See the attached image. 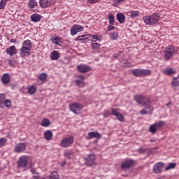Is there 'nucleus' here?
<instances>
[{
  "label": "nucleus",
  "instance_id": "obj_4",
  "mask_svg": "<svg viewBox=\"0 0 179 179\" xmlns=\"http://www.w3.org/2000/svg\"><path fill=\"white\" fill-rule=\"evenodd\" d=\"M134 99L138 104H143V106L151 103L150 98H147L145 96H143V94H135Z\"/></svg>",
  "mask_w": 179,
  "mask_h": 179
},
{
  "label": "nucleus",
  "instance_id": "obj_54",
  "mask_svg": "<svg viewBox=\"0 0 179 179\" xmlns=\"http://www.w3.org/2000/svg\"><path fill=\"white\" fill-rule=\"evenodd\" d=\"M41 177L40 176H38V174H37V176H32V179H40Z\"/></svg>",
  "mask_w": 179,
  "mask_h": 179
},
{
  "label": "nucleus",
  "instance_id": "obj_40",
  "mask_svg": "<svg viewBox=\"0 0 179 179\" xmlns=\"http://www.w3.org/2000/svg\"><path fill=\"white\" fill-rule=\"evenodd\" d=\"M89 38H92L91 41H92L93 43H96V41H99V36L96 35L89 34Z\"/></svg>",
  "mask_w": 179,
  "mask_h": 179
},
{
  "label": "nucleus",
  "instance_id": "obj_20",
  "mask_svg": "<svg viewBox=\"0 0 179 179\" xmlns=\"http://www.w3.org/2000/svg\"><path fill=\"white\" fill-rule=\"evenodd\" d=\"M39 3L41 8H50L52 6V1L51 0H40Z\"/></svg>",
  "mask_w": 179,
  "mask_h": 179
},
{
  "label": "nucleus",
  "instance_id": "obj_14",
  "mask_svg": "<svg viewBox=\"0 0 179 179\" xmlns=\"http://www.w3.org/2000/svg\"><path fill=\"white\" fill-rule=\"evenodd\" d=\"M111 113L117 117V120H120V122H124V117L123 116L122 113L118 112L117 108H111Z\"/></svg>",
  "mask_w": 179,
  "mask_h": 179
},
{
  "label": "nucleus",
  "instance_id": "obj_38",
  "mask_svg": "<svg viewBox=\"0 0 179 179\" xmlns=\"http://www.w3.org/2000/svg\"><path fill=\"white\" fill-rule=\"evenodd\" d=\"M38 79L40 80H42L43 82H45V80H47V73H41V75L38 76Z\"/></svg>",
  "mask_w": 179,
  "mask_h": 179
},
{
  "label": "nucleus",
  "instance_id": "obj_58",
  "mask_svg": "<svg viewBox=\"0 0 179 179\" xmlns=\"http://www.w3.org/2000/svg\"><path fill=\"white\" fill-rule=\"evenodd\" d=\"M126 67H130L131 66V63H127L126 65H125Z\"/></svg>",
  "mask_w": 179,
  "mask_h": 179
},
{
  "label": "nucleus",
  "instance_id": "obj_15",
  "mask_svg": "<svg viewBox=\"0 0 179 179\" xmlns=\"http://www.w3.org/2000/svg\"><path fill=\"white\" fill-rule=\"evenodd\" d=\"M86 164L88 165V166L96 165V156H94V155H90L86 159Z\"/></svg>",
  "mask_w": 179,
  "mask_h": 179
},
{
  "label": "nucleus",
  "instance_id": "obj_30",
  "mask_svg": "<svg viewBox=\"0 0 179 179\" xmlns=\"http://www.w3.org/2000/svg\"><path fill=\"white\" fill-rule=\"evenodd\" d=\"M164 73L165 75H168L169 76H171L173 75V73H176L175 70H173L172 68H168V69H164Z\"/></svg>",
  "mask_w": 179,
  "mask_h": 179
},
{
  "label": "nucleus",
  "instance_id": "obj_37",
  "mask_svg": "<svg viewBox=\"0 0 179 179\" xmlns=\"http://www.w3.org/2000/svg\"><path fill=\"white\" fill-rule=\"evenodd\" d=\"M90 38V34L89 35H81L78 36V40L79 41H86Z\"/></svg>",
  "mask_w": 179,
  "mask_h": 179
},
{
  "label": "nucleus",
  "instance_id": "obj_56",
  "mask_svg": "<svg viewBox=\"0 0 179 179\" xmlns=\"http://www.w3.org/2000/svg\"><path fill=\"white\" fill-rule=\"evenodd\" d=\"M8 64H9L10 65H15V64H14V62H13V61H11V60H9V61H8Z\"/></svg>",
  "mask_w": 179,
  "mask_h": 179
},
{
  "label": "nucleus",
  "instance_id": "obj_46",
  "mask_svg": "<svg viewBox=\"0 0 179 179\" xmlns=\"http://www.w3.org/2000/svg\"><path fill=\"white\" fill-rule=\"evenodd\" d=\"M110 37L112 40H116L118 37V34L117 32H113V34H110Z\"/></svg>",
  "mask_w": 179,
  "mask_h": 179
},
{
  "label": "nucleus",
  "instance_id": "obj_32",
  "mask_svg": "<svg viewBox=\"0 0 179 179\" xmlns=\"http://www.w3.org/2000/svg\"><path fill=\"white\" fill-rule=\"evenodd\" d=\"M47 179H59V176L57 171H53Z\"/></svg>",
  "mask_w": 179,
  "mask_h": 179
},
{
  "label": "nucleus",
  "instance_id": "obj_2",
  "mask_svg": "<svg viewBox=\"0 0 179 179\" xmlns=\"http://www.w3.org/2000/svg\"><path fill=\"white\" fill-rule=\"evenodd\" d=\"M151 73V70L145 69H134L132 70V74L136 77L148 76Z\"/></svg>",
  "mask_w": 179,
  "mask_h": 179
},
{
  "label": "nucleus",
  "instance_id": "obj_35",
  "mask_svg": "<svg viewBox=\"0 0 179 179\" xmlns=\"http://www.w3.org/2000/svg\"><path fill=\"white\" fill-rule=\"evenodd\" d=\"M27 90L29 94H34L37 90V87L34 85H31V87H28Z\"/></svg>",
  "mask_w": 179,
  "mask_h": 179
},
{
  "label": "nucleus",
  "instance_id": "obj_39",
  "mask_svg": "<svg viewBox=\"0 0 179 179\" xmlns=\"http://www.w3.org/2000/svg\"><path fill=\"white\" fill-rule=\"evenodd\" d=\"M4 106H6V108H10L12 106V101L10 99H6V96L4 98Z\"/></svg>",
  "mask_w": 179,
  "mask_h": 179
},
{
  "label": "nucleus",
  "instance_id": "obj_48",
  "mask_svg": "<svg viewBox=\"0 0 179 179\" xmlns=\"http://www.w3.org/2000/svg\"><path fill=\"white\" fill-rule=\"evenodd\" d=\"M72 153L70 152V151H66L64 152V156L67 157V158H70V157L71 156Z\"/></svg>",
  "mask_w": 179,
  "mask_h": 179
},
{
  "label": "nucleus",
  "instance_id": "obj_6",
  "mask_svg": "<svg viewBox=\"0 0 179 179\" xmlns=\"http://www.w3.org/2000/svg\"><path fill=\"white\" fill-rule=\"evenodd\" d=\"M29 159L30 157L27 156V155L20 157L18 162H17V166L21 168L27 167L29 164Z\"/></svg>",
  "mask_w": 179,
  "mask_h": 179
},
{
  "label": "nucleus",
  "instance_id": "obj_45",
  "mask_svg": "<svg viewBox=\"0 0 179 179\" xmlns=\"http://www.w3.org/2000/svg\"><path fill=\"white\" fill-rule=\"evenodd\" d=\"M6 0H1L0 2V9H3L6 7Z\"/></svg>",
  "mask_w": 179,
  "mask_h": 179
},
{
  "label": "nucleus",
  "instance_id": "obj_50",
  "mask_svg": "<svg viewBox=\"0 0 179 179\" xmlns=\"http://www.w3.org/2000/svg\"><path fill=\"white\" fill-rule=\"evenodd\" d=\"M31 172L32 175H39L38 172L37 171V170H36V169H31Z\"/></svg>",
  "mask_w": 179,
  "mask_h": 179
},
{
  "label": "nucleus",
  "instance_id": "obj_9",
  "mask_svg": "<svg viewBox=\"0 0 179 179\" xmlns=\"http://www.w3.org/2000/svg\"><path fill=\"white\" fill-rule=\"evenodd\" d=\"M135 164V160L133 159H125L121 163V169L126 170L130 167L134 166Z\"/></svg>",
  "mask_w": 179,
  "mask_h": 179
},
{
  "label": "nucleus",
  "instance_id": "obj_42",
  "mask_svg": "<svg viewBox=\"0 0 179 179\" xmlns=\"http://www.w3.org/2000/svg\"><path fill=\"white\" fill-rule=\"evenodd\" d=\"M172 87H179V80L177 78H173V80L171 82Z\"/></svg>",
  "mask_w": 179,
  "mask_h": 179
},
{
  "label": "nucleus",
  "instance_id": "obj_57",
  "mask_svg": "<svg viewBox=\"0 0 179 179\" xmlns=\"http://www.w3.org/2000/svg\"><path fill=\"white\" fill-rule=\"evenodd\" d=\"M11 43H15L16 39H10Z\"/></svg>",
  "mask_w": 179,
  "mask_h": 179
},
{
  "label": "nucleus",
  "instance_id": "obj_29",
  "mask_svg": "<svg viewBox=\"0 0 179 179\" xmlns=\"http://www.w3.org/2000/svg\"><path fill=\"white\" fill-rule=\"evenodd\" d=\"M38 6V3L36 0H29L28 2V8L34 9V8Z\"/></svg>",
  "mask_w": 179,
  "mask_h": 179
},
{
  "label": "nucleus",
  "instance_id": "obj_26",
  "mask_svg": "<svg viewBox=\"0 0 179 179\" xmlns=\"http://www.w3.org/2000/svg\"><path fill=\"white\" fill-rule=\"evenodd\" d=\"M117 20L120 23H124L125 22V15L122 14V13H119L117 14Z\"/></svg>",
  "mask_w": 179,
  "mask_h": 179
},
{
  "label": "nucleus",
  "instance_id": "obj_41",
  "mask_svg": "<svg viewBox=\"0 0 179 179\" xmlns=\"http://www.w3.org/2000/svg\"><path fill=\"white\" fill-rule=\"evenodd\" d=\"M76 83L77 84L78 87H85V85L84 81L82 80H76Z\"/></svg>",
  "mask_w": 179,
  "mask_h": 179
},
{
  "label": "nucleus",
  "instance_id": "obj_33",
  "mask_svg": "<svg viewBox=\"0 0 179 179\" xmlns=\"http://www.w3.org/2000/svg\"><path fill=\"white\" fill-rule=\"evenodd\" d=\"M5 94H0V106L1 108H4L5 106Z\"/></svg>",
  "mask_w": 179,
  "mask_h": 179
},
{
  "label": "nucleus",
  "instance_id": "obj_23",
  "mask_svg": "<svg viewBox=\"0 0 179 179\" xmlns=\"http://www.w3.org/2000/svg\"><path fill=\"white\" fill-rule=\"evenodd\" d=\"M43 136L45 139H46V141H51V139H52L53 138L52 131L51 130L45 131Z\"/></svg>",
  "mask_w": 179,
  "mask_h": 179
},
{
  "label": "nucleus",
  "instance_id": "obj_49",
  "mask_svg": "<svg viewBox=\"0 0 179 179\" xmlns=\"http://www.w3.org/2000/svg\"><path fill=\"white\" fill-rule=\"evenodd\" d=\"M126 0H113V3L118 5L120 2H124Z\"/></svg>",
  "mask_w": 179,
  "mask_h": 179
},
{
  "label": "nucleus",
  "instance_id": "obj_7",
  "mask_svg": "<svg viewBox=\"0 0 179 179\" xmlns=\"http://www.w3.org/2000/svg\"><path fill=\"white\" fill-rule=\"evenodd\" d=\"M165 122L163 120H159L157 123L152 124L149 127V131L151 134H155L159 130V129L162 128L164 126Z\"/></svg>",
  "mask_w": 179,
  "mask_h": 179
},
{
  "label": "nucleus",
  "instance_id": "obj_18",
  "mask_svg": "<svg viewBox=\"0 0 179 179\" xmlns=\"http://www.w3.org/2000/svg\"><path fill=\"white\" fill-rule=\"evenodd\" d=\"M6 52L10 56H13L15 54H17V49H16L15 45L9 46L6 49Z\"/></svg>",
  "mask_w": 179,
  "mask_h": 179
},
{
  "label": "nucleus",
  "instance_id": "obj_47",
  "mask_svg": "<svg viewBox=\"0 0 179 179\" xmlns=\"http://www.w3.org/2000/svg\"><path fill=\"white\" fill-rule=\"evenodd\" d=\"M147 149L146 148H138V152L140 153H145L146 152Z\"/></svg>",
  "mask_w": 179,
  "mask_h": 179
},
{
  "label": "nucleus",
  "instance_id": "obj_61",
  "mask_svg": "<svg viewBox=\"0 0 179 179\" xmlns=\"http://www.w3.org/2000/svg\"><path fill=\"white\" fill-rule=\"evenodd\" d=\"M178 77H179V74H178Z\"/></svg>",
  "mask_w": 179,
  "mask_h": 179
},
{
  "label": "nucleus",
  "instance_id": "obj_31",
  "mask_svg": "<svg viewBox=\"0 0 179 179\" xmlns=\"http://www.w3.org/2000/svg\"><path fill=\"white\" fill-rule=\"evenodd\" d=\"M101 45L100 43H96V41L95 43H91V48L93 50H99V49H100Z\"/></svg>",
  "mask_w": 179,
  "mask_h": 179
},
{
  "label": "nucleus",
  "instance_id": "obj_10",
  "mask_svg": "<svg viewBox=\"0 0 179 179\" xmlns=\"http://www.w3.org/2000/svg\"><path fill=\"white\" fill-rule=\"evenodd\" d=\"M84 27L83 25L80 24H73L70 30L71 35L75 36L78 33H80V31H83Z\"/></svg>",
  "mask_w": 179,
  "mask_h": 179
},
{
  "label": "nucleus",
  "instance_id": "obj_36",
  "mask_svg": "<svg viewBox=\"0 0 179 179\" xmlns=\"http://www.w3.org/2000/svg\"><path fill=\"white\" fill-rule=\"evenodd\" d=\"M108 20H109V23H110V24L113 25V24H114V22L115 21V18L114 15H113V14H109V15H108Z\"/></svg>",
  "mask_w": 179,
  "mask_h": 179
},
{
  "label": "nucleus",
  "instance_id": "obj_25",
  "mask_svg": "<svg viewBox=\"0 0 179 179\" xmlns=\"http://www.w3.org/2000/svg\"><path fill=\"white\" fill-rule=\"evenodd\" d=\"M88 136L90 138H101V134L99 132H96L95 131L89 132Z\"/></svg>",
  "mask_w": 179,
  "mask_h": 179
},
{
  "label": "nucleus",
  "instance_id": "obj_19",
  "mask_svg": "<svg viewBox=\"0 0 179 179\" xmlns=\"http://www.w3.org/2000/svg\"><path fill=\"white\" fill-rule=\"evenodd\" d=\"M11 80V76L9 73H3L1 77V82L3 84H9Z\"/></svg>",
  "mask_w": 179,
  "mask_h": 179
},
{
  "label": "nucleus",
  "instance_id": "obj_24",
  "mask_svg": "<svg viewBox=\"0 0 179 179\" xmlns=\"http://www.w3.org/2000/svg\"><path fill=\"white\" fill-rule=\"evenodd\" d=\"M41 125L43 127V128H48L51 125V122L50 119L48 118H43L42 119V122L41 123Z\"/></svg>",
  "mask_w": 179,
  "mask_h": 179
},
{
  "label": "nucleus",
  "instance_id": "obj_59",
  "mask_svg": "<svg viewBox=\"0 0 179 179\" xmlns=\"http://www.w3.org/2000/svg\"><path fill=\"white\" fill-rule=\"evenodd\" d=\"M8 1H9V0H6V4H7Z\"/></svg>",
  "mask_w": 179,
  "mask_h": 179
},
{
  "label": "nucleus",
  "instance_id": "obj_1",
  "mask_svg": "<svg viewBox=\"0 0 179 179\" xmlns=\"http://www.w3.org/2000/svg\"><path fill=\"white\" fill-rule=\"evenodd\" d=\"M159 20V15L155 13L152 15H148L147 16L143 17V21L145 22V24L155 25L157 24Z\"/></svg>",
  "mask_w": 179,
  "mask_h": 179
},
{
  "label": "nucleus",
  "instance_id": "obj_60",
  "mask_svg": "<svg viewBox=\"0 0 179 179\" xmlns=\"http://www.w3.org/2000/svg\"><path fill=\"white\" fill-rule=\"evenodd\" d=\"M171 103H168V104L166 106H170Z\"/></svg>",
  "mask_w": 179,
  "mask_h": 179
},
{
  "label": "nucleus",
  "instance_id": "obj_52",
  "mask_svg": "<svg viewBox=\"0 0 179 179\" xmlns=\"http://www.w3.org/2000/svg\"><path fill=\"white\" fill-rule=\"evenodd\" d=\"M100 0H88L89 3H97Z\"/></svg>",
  "mask_w": 179,
  "mask_h": 179
},
{
  "label": "nucleus",
  "instance_id": "obj_51",
  "mask_svg": "<svg viewBox=\"0 0 179 179\" xmlns=\"http://www.w3.org/2000/svg\"><path fill=\"white\" fill-rule=\"evenodd\" d=\"M114 29H115V27L113 26V24H110L108 28V31H111V30H114Z\"/></svg>",
  "mask_w": 179,
  "mask_h": 179
},
{
  "label": "nucleus",
  "instance_id": "obj_21",
  "mask_svg": "<svg viewBox=\"0 0 179 179\" xmlns=\"http://www.w3.org/2000/svg\"><path fill=\"white\" fill-rule=\"evenodd\" d=\"M140 11L139 10H131L130 11H128L127 13V16H129L130 17L133 18V17H138V16H139L140 15Z\"/></svg>",
  "mask_w": 179,
  "mask_h": 179
},
{
  "label": "nucleus",
  "instance_id": "obj_5",
  "mask_svg": "<svg viewBox=\"0 0 179 179\" xmlns=\"http://www.w3.org/2000/svg\"><path fill=\"white\" fill-rule=\"evenodd\" d=\"M164 58L166 61H169L170 58L173 57L175 54V48L173 45H169L164 50Z\"/></svg>",
  "mask_w": 179,
  "mask_h": 179
},
{
  "label": "nucleus",
  "instance_id": "obj_17",
  "mask_svg": "<svg viewBox=\"0 0 179 179\" xmlns=\"http://www.w3.org/2000/svg\"><path fill=\"white\" fill-rule=\"evenodd\" d=\"M20 54L22 57H24L26 55H31L30 48H27L26 45H22L20 50Z\"/></svg>",
  "mask_w": 179,
  "mask_h": 179
},
{
  "label": "nucleus",
  "instance_id": "obj_16",
  "mask_svg": "<svg viewBox=\"0 0 179 179\" xmlns=\"http://www.w3.org/2000/svg\"><path fill=\"white\" fill-rule=\"evenodd\" d=\"M164 166V164L162 162H158L155 164L153 166V171L155 173H160L162 171Z\"/></svg>",
  "mask_w": 179,
  "mask_h": 179
},
{
  "label": "nucleus",
  "instance_id": "obj_53",
  "mask_svg": "<svg viewBox=\"0 0 179 179\" xmlns=\"http://www.w3.org/2000/svg\"><path fill=\"white\" fill-rule=\"evenodd\" d=\"M77 78H80V80H83V81H84V80H85L84 76H82V75L77 76Z\"/></svg>",
  "mask_w": 179,
  "mask_h": 179
},
{
  "label": "nucleus",
  "instance_id": "obj_55",
  "mask_svg": "<svg viewBox=\"0 0 179 179\" xmlns=\"http://www.w3.org/2000/svg\"><path fill=\"white\" fill-rule=\"evenodd\" d=\"M157 139L156 138H152V139H150V142L153 143V142H156Z\"/></svg>",
  "mask_w": 179,
  "mask_h": 179
},
{
  "label": "nucleus",
  "instance_id": "obj_11",
  "mask_svg": "<svg viewBox=\"0 0 179 179\" xmlns=\"http://www.w3.org/2000/svg\"><path fill=\"white\" fill-rule=\"evenodd\" d=\"M27 146L25 143H18V144L15 146V152L17 153L24 152L25 150H27Z\"/></svg>",
  "mask_w": 179,
  "mask_h": 179
},
{
  "label": "nucleus",
  "instance_id": "obj_28",
  "mask_svg": "<svg viewBox=\"0 0 179 179\" xmlns=\"http://www.w3.org/2000/svg\"><path fill=\"white\" fill-rule=\"evenodd\" d=\"M41 18H42V16L41 15H39V14H33L31 16V21L33 22H39L41 21Z\"/></svg>",
  "mask_w": 179,
  "mask_h": 179
},
{
  "label": "nucleus",
  "instance_id": "obj_22",
  "mask_svg": "<svg viewBox=\"0 0 179 179\" xmlns=\"http://www.w3.org/2000/svg\"><path fill=\"white\" fill-rule=\"evenodd\" d=\"M60 57V53L59 51L53 50L50 53V58L52 61H57Z\"/></svg>",
  "mask_w": 179,
  "mask_h": 179
},
{
  "label": "nucleus",
  "instance_id": "obj_43",
  "mask_svg": "<svg viewBox=\"0 0 179 179\" xmlns=\"http://www.w3.org/2000/svg\"><path fill=\"white\" fill-rule=\"evenodd\" d=\"M176 166V163H170V164H169L168 166L165 167V170L166 171H168L171 169H175Z\"/></svg>",
  "mask_w": 179,
  "mask_h": 179
},
{
  "label": "nucleus",
  "instance_id": "obj_3",
  "mask_svg": "<svg viewBox=\"0 0 179 179\" xmlns=\"http://www.w3.org/2000/svg\"><path fill=\"white\" fill-rule=\"evenodd\" d=\"M69 109L72 113H76V115H80V111L83 109V105L77 101H73L69 105Z\"/></svg>",
  "mask_w": 179,
  "mask_h": 179
},
{
  "label": "nucleus",
  "instance_id": "obj_12",
  "mask_svg": "<svg viewBox=\"0 0 179 179\" xmlns=\"http://www.w3.org/2000/svg\"><path fill=\"white\" fill-rule=\"evenodd\" d=\"M77 70L79 73H89L92 70V68L89 65L79 64L77 66Z\"/></svg>",
  "mask_w": 179,
  "mask_h": 179
},
{
  "label": "nucleus",
  "instance_id": "obj_27",
  "mask_svg": "<svg viewBox=\"0 0 179 179\" xmlns=\"http://www.w3.org/2000/svg\"><path fill=\"white\" fill-rule=\"evenodd\" d=\"M51 41L52 43L57 44V45H61V44L62 43V39L61 38V37H52Z\"/></svg>",
  "mask_w": 179,
  "mask_h": 179
},
{
  "label": "nucleus",
  "instance_id": "obj_13",
  "mask_svg": "<svg viewBox=\"0 0 179 179\" xmlns=\"http://www.w3.org/2000/svg\"><path fill=\"white\" fill-rule=\"evenodd\" d=\"M154 108L151 105L145 104V107L141 110V115H151L153 112Z\"/></svg>",
  "mask_w": 179,
  "mask_h": 179
},
{
  "label": "nucleus",
  "instance_id": "obj_34",
  "mask_svg": "<svg viewBox=\"0 0 179 179\" xmlns=\"http://www.w3.org/2000/svg\"><path fill=\"white\" fill-rule=\"evenodd\" d=\"M22 45H25L27 48H29L31 52V48L32 46V43L30 39H27L22 42Z\"/></svg>",
  "mask_w": 179,
  "mask_h": 179
},
{
  "label": "nucleus",
  "instance_id": "obj_8",
  "mask_svg": "<svg viewBox=\"0 0 179 179\" xmlns=\"http://www.w3.org/2000/svg\"><path fill=\"white\" fill-rule=\"evenodd\" d=\"M73 142H74L73 136H70V137L64 138L60 143V145L62 148H68L69 146L72 145Z\"/></svg>",
  "mask_w": 179,
  "mask_h": 179
},
{
  "label": "nucleus",
  "instance_id": "obj_44",
  "mask_svg": "<svg viewBox=\"0 0 179 179\" xmlns=\"http://www.w3.org/2000/svg\"><path fill=\"white\" fill-rule=\"evenodd\" d=\"M7 143V139L6 138H0V148L5 146Z\"/></svg>",
  "mask_w": 179,
  "mask_h": 179
}]
</instances>
